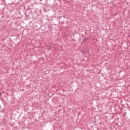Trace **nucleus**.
<instances>
[{
  "label": "nucleus",
  "instance_id": "f257e3e1",
  "mask_svg": "<svg viewBox=\"0 0 130 130\" xmlns=\"http://www.w3.org/2000/svg\"><path fill=\"white\" fill-rule=\"evenodd\" d=\"M87 40H88V38H85L83 40V42H86V41Z\"/></svg>",
  "mask_w": 130,
  "mask_h": 130
}]
</instances>
